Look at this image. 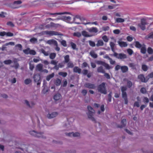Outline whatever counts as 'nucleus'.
I'll return each mask as SVG.
<instances>
[{
    "label": "nucleus",
    "mask_w": 153,
    "mask_h": 153,
    "mask_svg": "<svg viewBox=\"0 0 153 153\" xmlns=\"http://www.w3.org/2000/svg\"><path fill=\"white\" fill-rule=\"evenodd\" d=\"M88 111L87 113L88 117L92 121H95V119L93 117V114L95 113V111L90 106H88Z\"/></svg>",
    "instance_id": "1"
},
{
    "label": "nucleus",
    "mask_w": 153,
    "mask_h": 153,
    "mask_svg": "<svg viewBox=\"0 0 153 153\" xmlns=\"http://www.w3.org/2000/svg\"><path fill=\"white\" fill-rule=\"evenodd\" d=\"M98 91L101 93L106 94L107 93V92L105 89V83L102 82L98 86Z\"/></svg>",
    "instance_id": "2"
},
{
    "label": "nucleus",
    "mask_w": 153,
    "mask_h": 153,
    "mask_svg": "<svg viewBox=\"0 0 153 153\" xmlns=\"http://www.w3.org/2000/svg\"><path fill=\"white\" fill-rule=\"evenodd\" d=\"M43 34L48 35L49 36L61 35V34L53 30H46L44 31L43 32Z\"/></svg>",
    "instance_id": "3"
},
{
    "label": "nucleus",
    "mask_w": 153,
    "mask_h": 153,
    "mask_svg": "<svg viewBox=\"0 0 153 153\" xmlns=\"http://www.w3.org/2000/svg\"><path fill=\"white\" fill-rule=\"evenodd\" d=\"M30 134L36 137H41L45 138V137L43 136L42 133H37L35 131H30Z\"/></svg>",
    "instance_id": "4"
},
{
    "label": "nucleus",
    "mask_w": 153,
    "mask_h": 153,
    "mask_svg": "<svg viewBox=\"0 0 153 153\" xmlns=\"http://www.w3.org/2000/svg\"><path fill=\"white\" fill-rule=\"evenodd\" d=\"M114 55L117 58L121 59L127 58L126 55L123 53H114Z\"/></svg>",
    "instance_id": "5"
},
{
    "label": "nucleus",
    "mask_w": 153,
    "mask_h": 153,
    "mask_svg": "<svg viewBox=\"0 0 153 153\" xmlns=\"http://www.w3.org/2000/svg\"><path fill=\"white\" fill-rule=\"evenodd\" d=\"M147 24V23L144 19H142L141 20L140 23L138 24V26L142 30H144L145 29V25Z\"/></svg>",
    "instance_id": "6"
},
{
    "label": "nucleus",
    "mask_w": 153,
    "mask_h": 153,
    "mask_svg": "<svg viewBox=\"0 0 153 153\" xmlns=\"http://www.w3.org/2000/svg\"><path fill=\"white\" fill-rule=\"evenodd\" d=\"M33 78L34 82H37V84L38 85L40 84L41 81L40 80V76L39 75L35 74Z\"/></svg>",
    "instance_id": "7"
},
{
    "label": "nucleus",
    "mask_w": 153,
    "mask_h": 153,
    "mask_svg": "<svg viewBox=\"0 0 153 153\" xmlns=\"http://www.w3.org/2000/svg\"><path fill=\"white\" fill-rule=\"evenodd\" d=\"M22 1L20 0H18L14 1L12 7L14 8H18L19 6H18L22 3Z\"/></svg>",
    "instance_id": "8"
},
{
    "label": "nucleus",
    "mask_w": 153,
    "mask_h": 153,
    "mask_svg": "<svg viewBox=\"0 0 153 153\" xmlns=\"http://www.w3.org/2000/svg\"><path fill=\"white\" fill-rule=\"evenodd\" d=\"M66 135L70 137L73 136L74 137H78L80 136V134L78 132L74 133L73 132L66 134Z\"/></svg>",
    "instance_id": "9"
},
{
    "label": "nucleus",
    "mask_w": 153,
    "mask_h": 153,
    "mask_svg": "<svg viewBox=\"0 0 153 153\" xmlns=\"http://www.w3.org/2000/svg\"><path fill=\"white\" fill-rule=\"evenodd\" d=\"M85 86L89 88L94 89L95 87V85L94 84H92L89 83H86L85 84Z\"/></svg>",
    "instance_id": "10"
},
{
    "label": "nucleus",
    "mask_w": 153,
    "mask_h": 153,
    "mask_svg": "<svg viewBox=\"0 0 153 153\" xmlns=\"http://www.w3.org/2000/svg\"><path fill=\"white\" fill-rule=\"evenodd\" d=\"M117 43L119 46L121 47H126L128 45L127 44L126 42L121 41H118L117 42Z\"/></svg>",
    "instance_id": "11"
},
{
    "label": "nucleus",
    "mask_w": 153,
    "mask_h": 153,
    "mask_svg": "<svg viewBox=\"0 0 153 153\" xmlns=\"http://www.w3.org/2000/svg\"><path fill=\"white\" fill-rule=\"evenodd\" d=\"M43 65L41 64H39L36 66V70L40 72H42Z\"/></svg>",
    "instance_id": "12"
},
{
    "label": "nucleus",
    "mask_w": 153,
    "mask_h": 153,
    "mask_svg": "<svg viewBox=\"0 0 153 153\" xmlns=\"http://www.w3.org/2000/svg\"><path fill=\"white\" fill-rule=\"evenodd\" d=\"M88 31L91 33H96L97 32L98 30L96 27H92L88 29Z\"/></svg>",
    "instance_id": "13"
},
{
    "label": "nucleus",
    "mask_w": 153,
    "mask_h": 153,
    "mask_svg": "<svg viewBox=\"0 0 153 153\" xmlns=\"http://www.w3.org/2000/svg\"><path fill=\"white\" fill-rule=\"evenodd\" d=\"M57 115V113L56 112H53L51 114H48L47 115L48 118L51 119L56 117Z\"/></svg>",
    "instance_id": "14"
},
{
    "label": "nucleus",
    "mask_w": 153,
    "mask_h": 153,
    "mask_svg": "<svg viewBox=\"0 0 153 153\" xmlns=\"http://www.w3.org/2000/svg\"><path fill=\"white\" fill-rule=\"evenodd\" d=\"M138 78L143 82H146L147 80H146L143 74H140L138 76Z\"/></svg>",
    "instance_id": "15"
},
{
    "label": "nucleus",
    "mask_w": 153,
    "mask_h": 153,
    "mask_svg": "<svg viewBox=\"0 0 153 153\" xmlns=\"http://www.w3.org/2000/svg\"><path fill=\"white\" fill-rule=\"evenodd\" d=\"M140 49V51L142 53L145 54L146 53V48L145 45L143 44L142 46Z\"/></svg>",
    "instance_id": "16"
},
{
    "label": "nucleus",
    "mask_w": 153,
    "mask_h": 153,
    "mask_svg": "<svg viewBox=\"0 0 153 153\" xmlns=\"http://www.w3.org/2000/svg\"><path fill=\"white\" fill-rule=\"evenodd\" d=\"M121 69L123 73H125L128 71V68L126 66H122L121 67Z\"/></svg>",
    "instance_id": "17"
},
{
    "label": "nucleus",
    "mask_w": 153,
    "mask_h": 153,
    "mask_svg": "<svg viewBox=\"0 0 153 153\" xmlns=\"http://www.w3.org/2000/svg\"><path fill=\"white\" fill-rule=\"evenodd\" d=\"M81 69L78 67L76 66L73 69V71L75 73H77L80 74L81 73Z\"/></svg>",
    "instance_id": "18"
},
{
    "label": "nucleus",
    "mask_w": 153,
    "mask_h": 153,
    "mask_svg": "<svg viewBox=\"0 0 153 153\" xmlns=\"http://www.w3.org/2000/svg\"><path fill=\"white\" fill-rule=\"evenodd\" d=\"M82 34L83 36L85 37H91L92 35H89L88 33L85 31H83L82 32Z\"/></svg>",
    "instance_id": "19"
},
{
    "label": "nucleus",
    "mask_w": 153,
    "mask_h": 153,
    "mask_svg": "<svg viewBox=\"0 0 153 153\" xmlns=\"http://www.w3.org/2000/svg\"><path fill=\"white\" fill-rule=\"evenodd\" d=\"M61 97V95L59 94H56L54 96L53 99L55 100H58Z\"/></svg>",
    "instance_id": "20"
},
{
    "label": "nucleus",
    "mask_w": 153,
    "mask_h": 153,
    "mask_svg": "<svg viewBox=\"0 0 153 153\" xmlns=\"http://www.w3.org/2000/svg\"><path fill=\"white\" fill-rule=\"evenodd\" d=\"M90 55L94 58H96L97 57V54L93 51H91L90 53Z\"/></svg>",
    "instance_id": "21"
},
{
    "label": "nucleus",
    "mask_w": 153,
    "mask_h": 153,
    "mask_svg": "<svg viewBox=\"0 0 153 153\" xmlns=\"http://www.w3.org/2000/svg\"><path fill=\"white\" fill-rule=\"evenodd\" d=\"M126 123V119H123L121 121V125L119 127L120 128L124 127Z\"/></svg>",
    "instance_id": "22"
},
{
    "label": "nucleus",
    "mask_w": 153,
    "mask_h": 153,
    "mask_svg": "<svg viewBox=\"0 0 153 153\" xmlns=\"http://www.w3.org/2000/svg\"><path fill=\"white\" fill-rule=\"evenodd\" d=\"M57 42L53 39L49 40L48 41L47 43L50 45L53 44L54 45L56 44H57Z\"/></svg>",
    "instance_id": "23"
},
{
    "label": "nucleus",
    "mask_w": 153,
    "mask_h": 153,
    "mask_svg": "<svg viewBox=\"0 0 153 153\" xmlns=\"http://www.w3.org/2000/svg\"><path fill=\"white\" fill-rule=\"evenodd\" d=\"M104 43L102 40H100L98 41L97 43L96 44V46L97 47L100 46H102L103 45Z\"/></svg>",
    "instance_id": "24"
},
{
    "label": "nucleus",
    "mask_w": 153,
    "mask_h": 153,
    "mask_svg": "<svg viewBox=\"0 0 153 153\" xmlns=\"http://www.w3.org/2000/svg\"><path fill=\"white\" fill-rule=\"evenodd\" d=\"M115 21L117 23H122L124 22L125 20L121 18H117L116 19Z\"/></svg>",
    "instance_id": "25"
},
{
    "label": "nucleus",
    "mask_w": 153,
    "mask_h": 153,
    "mask_svg": "<svg viewBox=\"0 0 153 153\" xmlns=\"http://www.w3.org/2000/svg\"><path fill=\"white\" fill-rule=\"evenodd\" d=\"M135 46L137 48L140 49L142 46V45L140 44L139 42L136 41L135 42Z\"/></svg>",
    "instance_id": "26"
},
{
    "label": "nucleus",
    "mask_w": 153,
    "mask_h": 153,
    "mask_svg": "<svg viewBox=\"0 0 153 153\" xmlns=\"http://www.w3.org/2000/svg\"><path fill=\"white\" fill-rule=\"evenodd\" d=\"M40 52L43 53L44 55L45 56H48L49 55L48 52H46L43 49H41L40 50Z\"/></svg>",
    "instance_id": "27"
},
{
    "label": "nucleus",
    "mask_w": 153,
    "mask_h": 153,
    "mask_svg": "<svg viewBox=\"0 0 153 153\" xmlns=\"http://www.w3.org/2000/svg\"><path fill=\"white\" fill-rule=\"evenodd\" d=\"M97 71L98 72L105 73V71L103 69V68L102 66H100L97 68Z\"/></svg>",
    "instance_id": "28"
},
{
    "label": "nucleus",
    "mask_w": 153,
    "mask_h": 153,
    "mask_svg": "<svg viewBox=\"0 0 153 153\" xmlns=\"http://www.w3.org/2000/svg\"><path fill=\"white\" fill-rule=\"evenodd\" d=\"M64 61L65 63H68L69 60V56L68 55H66L64 57Z\"/></svg>",
    "instance_id": "29"
},
{
    "label": "nucleus",
    "mask_w": 153,
    "mask_h": 153,
    "mask_svg": "<svg viewBox=\"0 0 153 153\" xmlns=\"http://www.w3.org/2000/svg\"><path fill=\"white\" fill-rule=\"evenodd\" d=\"M136 66H137V65L136 64H135L133 63H131L129 64V67L131 68L132 69H136Z\"/></svg>",
    "instance_id": "30"
},
{
    "label": "nucleus",
    "mask_w": 153,
    "mask_h": 153,
    "mask_svg": "<svg viewBox=\"0 0 153 153\" xmlns=\"http://www.w3.org/2000/svg\"><path fill=\"white\" fill-rule=\"evenodd\" d=\"M70 13L68 12H62V13H50V15H61L62 14H69Z\"/></svg>",
    "instance_id": "31"
},
{
    "label": "nucleus",
    "mask_w": 153,
    "mask_h": 153,
    "mask_svg": "<svg viewBox=\"0 0 153 153\" xmlns=\"http://www.w3.org/2000/svg\"><path fill=\"white\" fill-rule=\"evenodd\" d=\"M54 73H53L52 74L46 77V80L47 81H49L51 78L54 76Z\"/></svg>",
    "instance_id": "32"
},
{
    "label": "nucleus",
    "mask_w": 153,
    "mask_h": 153,
    "mask_svg": "<svg viewBox=\"0 0 153 153\" xmlns=\"http://www.w3.org/2000/svg\"><path fill=\"white\" fill-rule=\"evenodd\" d=\"M61 83V80L58 79H56L55 81V84L56 85H59Z\"/></svg>",
    "instance_id": "33"
},
{
    "label": "nucleus",
    "mask_w": 153,
    "mask_h": 153,
    "mask_svg": "<svg viewBox=\"0 0 153 153\" xmlns=\"http://www.w3.org/2000/svg\"><path fill=\"white\" fill-rule=\"evenodd\" d=\"M56 54L55 53H51L50 54L49 57L51 59H53L55 58Z\"/></svg>",
    "instance_id": "34"
},
{
    "label": "nucleus",
    "mask_w": 153,
    "mask_h": 153,
    "mask_svg": "<svg viewBox=\"0 0 153 153\" xmlns=\"http://www.w3.org/2000/svg\"><path fill=\"white\" fill-rule=\"evenodd\" d=\"M63 19L65 21L69 22L71 20V18L69 16H64L63 17Z\"/></svg>",
    "instance_id": "35"
},
{
    "label": "nucleus",
    "mask_w": 153,
    "mask_h": 153,
    "mask_svg": "<svg viewBox=\"0 0 153 153\" xmlns=\"http://www.w3.org/2000/svg\"><path fill=\"white\" fill-rule=\"evenodd\" d=\"M73 36H74L79 37L81 36V34L80 32H75L74 33Z\"/></svg>",
    "instance_id": "36"
},
{
    "label": "nucleus",
    "mask_w": 153,
    "mask_h": 153,
    "mask_svg": "<svg viewBox=\"0 0 153 153\" xmlns=\"http://www.w3.org/2000/svg\"><path fill=\"white\" fill-rule=\"evenodd\" d=\"M59 75L62 76L63 77H65L67 76V74L66 72H61L59 73Z\"/></svg>",
    "instance_id": "37"
},
{
    "label": "nucleus",
    "mask_w": 153,
    "mask_h": 153,
    "mask_svg": "<svg viewBox=\"0 0 153 153\" xmlns=\"http://www.w3.org/2000/svg\"><path fill=\"white\" fill-rule=\"evenodd\" d=\"M31 82V80L30 79H27L25 80V83L26 85H28Z\"/></svg>",
    "instance_id": "38"
},
{
    "label": "nucleus",
    "mask_w": 153,
    "mask_h": 153,
    "mask_svg": "<svg viewBox=\"0 0 153 153\" xmlns=\"http://www.w3.org/2000/svg\"><path fill=\"white\" fill-rule=\"evenodd\" d=\"M67 67L69 68H72L74 66V64L72 62H68V63L67 65Z\"/></svg>",
    "instance_id": "39"
},
{
    "label": "nucleus",
    "mask_w": 153,
    "mask_h": 153,
    "mask_svg": "<svg viewBox=\"0 0 153 153\" xmlns=\"http://www.w3.org/2000/svg\"><path fill=\"white\" fill-rule=\"evenodd\" d=\"M147 52L149 54H152L153 53V50L150 47H149L147 49Z\"/></svg>",
    "instance_id": "40"
},
{
    "label": "nucleus",
    "mask_w": 153,
    "mask_h": 153,
    "mask_svg": "<svg viewBox=\"0 0 153 153\" xmlns=\"http://www.w3.org/2000/svg\"><path fill=\"white\" fill-rule=\"evenodd\" d=\"M140 92L143 94H145L146 93L147 91L145 88H142L140 90Z\"/></svg>",
    "instance_id": "41"
},
{
    "label": "nucleus",
    "mask_w": 153,
    "mask_h": 153,
    "mask_svg": "<svg viewBox=\"0 0 153 153\" xmlns=\"http://www.w3.org/2000/svg\"><path fill=\"white\" fill-rule=\"evenodd\" d=\"M37 39L36 38L34 37H33L30 39V42L33 43L37 42Z\"/></svg>",
    "instance_id": "42"
},
{
    "label": "nucleus",
    "mask_w": 153,
    "mask_h": 153,
    "mask_svg": "<svg viewBox=\"0 0 153 153\" xmlns=\"http://www.w3.org/2000/svg\"><path fill=\"white\" fill-rule=\"evenodd\" d=\"M32 62H30L29 63V68L31 71H32L34 68V65L33 64H32L31 63Z\"/></svg>",
    "instance_id": "43"
},
{
    "label": "nucleus",
    "mask_w": 153,
    "mask_h": 153,
    "mask_svg": "<svg viewBox=\"0 0 153 153\" xmlns=\"http://www.w3.org/2000/svg\"><path fill=\"white\" fill-rule=\"evenodd\" d=\"M30 49L29 48H27V49L24 50L23 52L24 53L26 54H28L30 53Z\"/></svg>",
    "instance_id": "44"
},
{
    "label": "nucleus",
    "mask_w": 153,
    "mask_h": 153,
    "mask_svg": "<svg viewBox=\"0 0 153 153\" xmlns=\"http://www.w3.org/2000/svg\"><path fill=\"white\" fill-rule=\"evenodd\" d=\"M88 42L90 46L91 47H94L95 46V44L93 41L89 40L88 41Z\"/></svg>",
    "instance_id": "45"
},
{
    "label": "nucleus",
    "mask_w": 153,
    "mask_h": 153,
    "mask_svg": "<svg viewBox=\"0 0 153 153\" xmlns=\"http://www.w3.org/2000/svg\"><path fill=\"white\" fill-rule=\"evenodd\" d=\"M103 66H104L107 69H109L112 68L111 67L110 65H109L105 63V62Z\"/></svg>",
    "instance_id": "46"
},
{
    "label": "nucleus",
    "mask_w": 153,
    "mask_h": 153,
    "mask_svg": "<svg viewBox=\"0 0 153 153\" xmlns=\"http://www.w3.org/2000/svg\"><path fill=\"white\" fill-rule=\"evenodd\" d=\"M142 69L144 71H146L148 69V67L146 65H143L142 66Z\"/></svg>",
    "instance_id": "47"
},
{
    "label": "nucleus",
    "mask_w": 153,
    "mask_h": 153,
    "mask_svg": "<svg viewBox=\"0 0 153 153\" xmlns=\"http://www.w3.org/2000/svg\"><path fill=\"white\" fill-rule=\"evenodd\" d=\"M61 44L64 46L66 47L67 46L66 42L65 40H62L60 41Z\"/></svg>",
    "instance_id": "48"
},
{
    "label": "nucleus",
    "mask_w": 153,
    "mask_h": 153,
    "mask_svg": "<svg viewBox=\"0 0 153 153\" xmlns=\"http://www.w3.org/2000/svg\"><path fill=\"white\" fill-rule=\"evenodd\" d=\"M102 39L105 42H107L108 40V37L105 35L103 36L102 37Z\"/></svg>",
    "instance_id": "49"
},
{
    "label": "nucleus",
    "mask_w": 153,
    "mask_h": 153,
    "mask_svg": "<svg viewBox=\"0 0 153 153\" xmlns=\"http://www.w3.org/2000/svg\"><path fill=\"white\" fill-rule=\"evenodd\" d=\"M19 66V64L16 61L14 62V65L12 66V67L15 68L17 69L18 68Z\"/></svg>",
    "instance_id": "50"
},
{
    "label": "nucleus",
    "mask_w": 153,
    "mask_h": 153,
    "mask_svg": "<svg viewBox=\"0 0 153 153\" xmlns=\"http://www.w3.org/2000/svg\"><path fill=\"white\" fill-rule=\"evenodd\" d=\"M4 62L5 64L9 65L11 63L12 61L11 60H6L4 61Z\"/></svg>",
    "instance_id": "51"
},
{
    "label": "nucleus",
    "mask_w": 153,
    "mask_h": 153,
    "mask_svg": "<svg viewBox=\"0 0 153 153\" xmlns=\"http://www.w3.org/2000/svg\"><path fill=\"white\" fill-rule=\"evenodd\" d=\"M42 60L39 57H38L37 58H34L33 59V61L35 63H37L40 61Z\"/></svg>",
    "instance_id": "52"
},
{
    "label": "nucleus",
    "mask_w": 153,
    "mask_h": 153,
    "mask_svg": "<svg viewBox=\"0 0 153 153\" xmlns=\"http://www.w3.org/2000/svg\"><path fill=\"white\" fill-rule=\"evenodd\" d=\"M127 52L128 53V54L129 55H131L133 53V51H132V50L130 48L128 49L127 50Z\"/></svg>",
    "instance_id": "53"
},
{
    "label": "nucleus",
    "mask_w": 153,
    "mask_h": 153,
    "mask_svg": "<svg viewBox=\"0 0 153 153\" xmlns=\"http://www.w3.org/2000/svg\"><path fill=\"white\" fill-rule=\"evenodd\" d=\"M6 36H7L11 37L13 36V34L10 32H9L6 33Z\"/></svg>",
    "instance_id": "54"
},
{
    "label": "nucleus",
    "mask_w": 153,
    "mask_h": 153,
    "mask_svg": "<svg viewBox=\"0 0 153 153\" xmlns=\"http://www.w3.org/2000/svg\"><path fill=\"white\" fill-rule=\"evenodd\" d=\"M148 38L153 39V32L149 33L147 36Z\"/></svg>",
    "instance_id": "55"
},
{
    "label": "nucleus",
    "mask_w": 153,
    "mask_h": 153,
    "mask_svg": "<svg viewBox=\"0 0 153 153\" xmlns=\"http://www.w3.org/2000/svg\"><path fill=\"white\" fill-rule=\"evenodd\" d=\"M127 90V88L125 86H122L121 87V91L122 92H126Z\"/></svg>",
    "instance_id": "56"
},
{
    "label": "nucleus",
    "mask_w": 153,
    "mask_h": 153,
    "mask_svg": "<svg viewBox=\"0 0 153 153\" xmlns=\"http://www.w3.org/2000/svg\"><path fill=\"white\" fill-rule=\"evenodd\" d=\"M122 95L123 98L127 97V94L126 92H122Z\"/></svg>",
    "instance_id": "57"
},
{
    "label": "nucleus",
    "mask_w": 153,
    "mask_h": 153,
    "mask_svg": "<svg viewBox=\"0 0 153 153\" xmlns=\"http://www.w3.org/2000/svg\"><path fill=\"white\" fill-rule=\"evenodd\" d=\"M105 62L100 61H97L96 62V63L98 65H103Z\"/></svg>",
    "instance_id": "58"
},
{
    "label": "nucleus",
    "mask_w": 153,
    "mask_h": 153,
    "mask_svg": "<svg viewBox=\"0 0 153 153\" xmlns=\"http://www.w3.org/2000/svg\"><path fill=\"white\" fill-rule=\"evenodd\" d=\"M29 54L32 55H35L36 54V52L34 50H30Z\"/></svg>",
    "instance_id": "59"
},
{
    "label": "nucleus",
    "mask_w": 153,
    "mask_h": 153,
    "mask_svg": "<svg viewBox=\"0 0 153 153\" xmlns=\"http://www.w3.org/2000/svg\"><path fill=\"white\" fill-rule=\"evenodd\" d=\"M71 45L72 48L74 49L76 48V45L75 43H74L73 42H71Z\"/></svg>",
    "instance_id": "60"
},
{
    "label": "nucleus",
    "mask_w": 153,
    "mask_h": 153,
    "mask_svg": "<svg viewBox=\"0 0 153 153\" xmlns=\"http://www.w3.org/2000/svg\"><path fill=\"white\" fill-rule=\"evenodd\" d=\"M6 13L4 12H1L0 13V17L1 18H4L5 17Z\"/></svg>",
    "instance_id": "61"
},
{
    "label": "nucleus",
    "mask_w": 153,
    "mask_h": 153,
    "mask_svg": "<svg viewBox=\"0 0 153 153\" xmlns=\"http://www.w3.org/2000/svg\"><path fill=\"white\" fill-rule=\"evenodd\" d=\"M104 76L108 79H110V76L107 73H105H105H104Z\"/></svg>",
    "instance_id": "62"
},
{
    "label": "nucleus",
    "mask_w": 153,
    "mask_h": 153,
    "mask_svg": "<svg viewBox=\"0 0 153 153\" xmlns=\"http://www.w3.org/2000/svg\"><path fill=\"white\" fill-rule=\"evenodd\" d=\"M48 91V89L47 88L44 87V88L42 91V93L43 94H45Z\"/></svg>",
    "instance_id": "63"
},
{
    "label": "nucleus",
    "mask_w": 153,
    "mask_h": 153,
    "mask_svg": "<svg viewBox=\"0 0 153 153\" xmlns=\"http://www.w3.org/2000/svg\"><path fill=\"white\" fill-rule=\"evenodd\" d=\"M127 85L128 88H130L131 87L132 85V82L130 81H127Z\"/></svg>",
    "instance_id": "64"
}]
</instances>
